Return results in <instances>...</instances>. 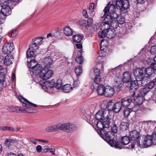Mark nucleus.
Masks as SVG:
<instances>
[{"label":"nucleus","instance_id":"obj_1","mask_svg":"<svg viewBox=\"0 0 156 156\" xmlns=\"http://www.w3.org/2000/svg\"><path fill=\"white\" fill-rule=\"evenodd\" d=\"M20 101L23 103L22 105L24 108L18 107L8 106L7 109L9 112H16L32 113L33 112V109L30 107L36 108L37 107L36 104L33 103L29 101L21 96H18Z\"/></svg>","mask_w":156,"mask_h":156},{"label":"nucleus","instance_id":"obj_2","mask_svg":"<svg viewBox=\"0 0 156 156\" xmlns=\"http://www.w3.org/2000/svg\"><path fill=\"white\" fill-rule=\"evenodd\" d=\"M115 6L113 3H108L106 6L105 7L104 10V14L101 18L105 17L104 23L105 24L111 23L110 21L113 18L115 19L117 17V14L116 13Z\"/></svg>","mask_w":156,"mask_h":156},{"label":"nucleus","instance_id":"obj_3","mask_svg":"<svg viewBox=\"0 0 156 156\" xmlns=\"http://www.w3.org/2000/svg\"><path fill=\"white\" fill-rule=\"evenodd\" d=\"M88 122L89 124H91L92 126H94L95 125L96 126L97 129L98 130V132L99 134L100 133L102 134L103 133H105V132L103 129L105 128H107L109 127L110 124V122L109 119H106L102 120H98L95 123V119H90Z\"/></svg>","mask_w":156,"mask_h":156},{"label":"nucleus","instance_id":"obj_4","mask_svg":"<svg viewBox=\"0 0 156 156\" xmlns=\"http://www.w3.org/2000/svg\"><path fill=\"white\" fill-rule=\"evenodd\" d=\"M94 73L95 77L94 79V83L93 84V87L96 88L97 87L96 85L99 84V85H97V91L98 94L101 95H104L106 87L103 84H99L101 80L99 69L97 68L94 69Z\"/></svg>","mask_w":156,"mask_h":156},{"label":"nucleus","instance_id":"obj_5","mask_svg":"<svg viewBox=\"0 0 156 156\" xmlns=\"http://www.w3.org/2000/svg\"><path fill=\"white\" fill-rule=\"evenodd\" d=\"M39 39L37 38L34 41V43L29 46L28 49L26 52V56L27 58L31 57H35L38 51L39 46Z\"/></svg>","mask_w":156,"mask_h":156},{"label":"nucleus","instance_id":"obj_6","mask_svg":"<svg viewBox=\"0 0 156 156\" xmlns=\"http://www.w3.org/2000/svg\"><path fill=\"white\" fill-rule=\"evenodd\" d=\"M55 85V80H51L50 81L40 80V88L41 87L44 91L50 93L51 90Z\"/></svg>","mask_w":156,"mask_h":156},{"label":"nucleus","instance_id":"obj_7","mask_svg":"<svg viewBox=\"0 0 156 156\" xmlns=\"http://www.w3.org/2000/svg\"><path fill=\"white\" fill-rule=\"evenodd\" d=\"M111 147H115L116 140L114 139L115 135L111 131H107L106 133L99 134Z\"/></svg>","mask_w":156,"mask_h":156},{"label":"nucleus","instance_id":"obj_8","mask_svg":"<svg viewBox=\"0 0 156 156\" xmlns=\"http://www.w3.org/2000/svg\"><path fill=\"white\" fill-rule=\"evenodd\" d=\"M145 68L142 67L141 68H137L134 69L133 71V74L135 76L136 79L139 80L138 81H142V82L144 80H147V76H146V74H145Z\"/></svg>","mask_w":156,"mask_h":156},{"label":"nucleus","instance_id":"obj_9","mask_svg":"<svg viewBox=\"0 0 156 156\" xmlns=\"http://www.w3.org/2000/svg\"><path fill=\"white\" fill-rule=\"evenodd\" d=\"M49 68L44 67V69L41 68L40 65V77L42 78V80H47L50 78L53 74L52 70H48Z\"/></svg>","mask_w":156,"mask_h":156},{"label":"nucleus","instance_id":"obj_10","mask_svg":"<svg viewBox=\"0 0 156 156\" xmlns=\"http://www.w3.org/2000/svg\"><path fill=\"white\" fill-rule=\"evenodd\" d=\"M115 19H113L112 18L110 20L111 23L106 24L109 25V26H111L112 27L115 28L118 26V23L120 24H122L125 22V18L121 15L118 16L117 14V17Z\"/></svg>","mask_w":156,"mask_h":156},{"label":"nucleus","instance_id":"obj_11","mask_svg":"<svg viewBox=\"0 0 156 156\" xmlns=\"http://www.w3.org/2000/svg\"><path fill=\"white\" fill-rule=\"evenodd\" d=\"M115 6L118 9L123 11L129 7V2L127 0H116Z\"/></svg>","mask_w":156,"mask_h":156},{"label":"nucleus","instance_id":"obj_12","mask_svg":"<svg viewBox=\"0 0 156 156\" xmlns=\"http://www.w3.org/2000/svg\"><path fill=\"white\" fill-rule=\"evenodd\" d=\"M129 142L130 139L128 136H125L122 137L121 139L116 140L115 147L119 149H121L122 148L123 145L128 144Z\"/></svg>","mask_w":156,"mask_h":156},{"label":"nucleus","instance_id":"obj_13","mask_svg":"<svg viewBox=\"0 0 156 156\" xmlns=\"http://www.w3.org/2000/svg\"><path fill=\"white\" fill-rule=\"evenodd\" d=\"M76 126L73 124L66 123L61 125V130L67 133H71L76 129Z\"/></svg>","mask_w":156,"mask_h":156},{"label":"nucleus","instance_id":"obj_14","mask_svg":"<svg viewBox=\"0 0 156 156\" xmlns=\"http://www.w3.org/2000/svg\"><path fill=\"white\" fill-rule=\"evenodd\" d=\"M154 134H153L152 135H147L143 142V144L145 147H147L150 146L152 144H156V143L154 141L155 140Z\"/></svg>","mask_w":156,"mask_h":156},{"label":"nucleus","instance_id":"obj_15","mask_svg":"<svg viewBox=\"0 0 156 156\" xmlns=\"http://www.w3.org/2000/svg\"><path fill=\"white\" fill-rule=\"evenodd\" d=\"M109 112L106 110H99L96 113L95 118L98 120H102L106 119H109Z\"/></svg>","mask_w":156,"mask_h":156},{"label":"nucleus","instance_id":"obj_16","mask_svg":"<svg viewBox=\"0 0 156 156\" xmlns=\"http://www.w3.org/2000/svg\"><path fill=\"white\" fill-rule=\"evenodd\" d=\"M13 44L12 42L5 44L2 48L3 52L5 54L11 53L13 50L14 48Z\"/></svg>","mask_w":156,"mask_h":156},{"label":"nucleus","instance_id":"obj_17","mask_svg":"<svg viewBox=\"0 0 156 156\" xmlns=\"http://www.w3.org/2000/svg\"><path fill=\"white\" fill-rule=\"evenodd\" d=\"M59 130H61V125L59 124L48 126L46 129V131L48 132L58 131Z\"/></svg>","mask_w":156,"mask_h":156},{"label":"nucleus","instance_id":"obj_18","mask_svg":"<svg viewBox=\"0 0 156 156\" xmlns=\"http://www.w3.org/2000/svg\"><path fill=\"white\" fill-rule=\"evenodd\" d=\"M17 142L15 138L9 137L6 138L5 141V143L9 149L12 148Z\"/></svg>","mask_w":156,"mask_h":156},{"label":"nucleus","instance_id":"obj_19","mask_svg":"<svg viewBox=\"0 0 156 156\" xmlns=\"http://www.w3.org/2000/svg\"><path fill=\"white\" fill-rule=\"evenodd\" d=\"M5 79V73L3 71L0 72V91L6 86Z\"/></svg>","mask_w":156,"mask_h":156},{"label":"nucleus","instance_id":"obj_20","mask_svg":"<svg viewBox=\"0 0 156 156\" xmlns=\"http://www.w3.org/2000/svg\"><path fill=\"white\" fill-rule=\"evenodd\" d=\"M106 31V37L109 38H113L116 35V31L114 29L109 28L105 29Z\"/></svg>","mask_w":156,"mask_h":156},{"label":"nucleus","instance_id":"obj_21","mask_svg":"<svg viewBox=\"0 0 156 156\" xmlns=\"http://www.w3.org/2000/svg\"><path fill=\"white\" fill-rule=\"evenodd\" d=\"M114 93V89L110 86H106L104 95L106 97H111Z\"/></svg>","mask_w":156,"mask_h":156},{"label":"nucleus","instance_id":"obj_22","mask_svg":"<svg viewBox=\"0 0 156 156\" xmlns=\"http://www.w3.org/2000/svg\"><path fill=\"white\" fill-rule=\"evenodd\" d=\"M131 75L129 72H126L124 73L122 78V82L124 83H129L131 80Z\"/></svg>","mask_w":156,"mask_h":156},{"label":"nucleus","instance_id":"obj_23","mask_svg":"<svg viewBox=\"0 0 156 156\" xmlns=\"http://www.w3.org/2000/svg\"><path fill=\"white\" fill-rule=\"evenodd\" d=\"M126 86L129 87L131 90H136L137 89L139 86L137 80L130 81L129 83L127 84Z\"/></svg>","mask_w":156,"mask_h":156},{"label":"nucleus","instance_id":"obj_24","mask_svg":"<svg viewBox=\"0 0 156 156\" xmlns=\"http://www.w3.org/2000/svg\"><path fill=\"white\" fill-rule=\"evenodd\" d=\"M130 98H125L122 99L121 102H120L122 108H126L130 104V103L132 102L133 99Z\"/></svg>","mask_w":156,"mask_h":156},{"label":"nucleus","instance_id":"obj_25","mask_svg":"<svg viewBox=\"0 0 156 156\" xmlns=\"http://www.w3.org/2000/svg\"><path fill=\"white\" fill-rule=\"evenodd\" d=\"M32 69H33L32 71L33 77L36 82L38 83L39 82V66H37V67L34 68Z\"/></svg>","mask_w":156,"mask_h":156},{"label":"nucleus","instance_id":"obj_26","mask_svg":"<svg viewBox=\"0 0 156 156\" xmlns=\"http://www.w3.org/2000/svg\"><path fill=\"white\" fill-rule=\"evenodd\" d=\"M14 61V58L11 55H7L5 58L4 64L7 66L11 64Z\"/></svg>","mask_w":156,"mask_h":156},{"label":"nucleus","instance_id":"obj_27","mask_svg":"<svg viewBox=\"0 0 156 156\" xmlns=\"http://www.w3.org/2000/svg\"><path fill=\"white\" fill-rule=\"evenodd\" d=\"M28 66L29 68L33 69L34 68L37 67V66H39V65L38 64L37 61H36L35 59H33L29 62H28Z\"/></svg>","mask_w":156,"mask_h":156},{"label":"nucleus","instance_id":"obj_28","mask_svg":"<svg viewBox=\"0 0 156 156\" xmlns=\"http://www.w3.org/2000/svg\"><path fill=\"white\" fill-rule=\"evenodd\" d=\"M83 37V35L82 34H75L73 36V40L75 42L80 43Z\"/></svg>","mask_w":156,"mask_h":156},{"label":"nucleus","instance_id":"obj_29","mask_svg":"<svg viewBox=\"0 0 156 156\" xmlns=\"http://www.w3.org/2000/svg\"><path fill=\"white\" fill-rule=\"evenodd\" d=\"M44 62L45 65L44 67L49 68L52 63V61L49 56H48L44 59Z\"/></svg>","mask_w":156,"mask_h":156},{"label":"nucleus","instance_id":"obj_30","mask_svg":"<svg viewBox=\"0 0 156 156\" xmlns=\"http://www.w3.org/2000/svg\"><path fill=\"white\" fill-rule=\"evenodd\" d=\"M139 132L136 130H133L130 132L129 135L131 140L133 141L136 140V138L139 137Z\"/></svg>","mask_w":156,"mask_h":156},{"label":"nucleus","instance_id":"obj_31","mask_svg":"<svg viewBox=\"0 0 156 156\" xmlns=\"http://www.w3.org/2000/svg\"><path fill=\"white\" fill-rule=\"evenodd\" d=\"M11 9L10 6H7L4 8H2V9L1 12L6 17L7 16L9 15L11 13Z\"/></svg>","mask_w":156,"mask_h":156},{"label":"nucleus","instance_id":"obj_32","mask_svg":"<svg viewBox=\"0 0 156 156\" xmlns=\"http://www.w3.org/2000/svg\"><path fill=\"white\" fill-rule=\"evenodd\" d=\"M149 91V88L147 87L141 88L139 90L138 95L143 97Z\"/></svg>","mask_w":156,"mask_h":156},{"label":"nucleus","instance_id":"obj_33","mask_svg":"<svg viewBox=\"0 0 156 156\" xmlns=\"http://www.w3.org/2000/svg\"><path fill=\"white\" fill-rule=\"evenodd\" d=\"M83 51L81 49L79 51L80 54H78L76 58V61L79 64H81L83 62V57L82 56V54Z\"/></svg>","mask_w":156,"mask_h":156},{"label":"nucleus","instance_id":"obj_34","mask_svg":"<svg viewBox=\"0 0 156 156\" xmlns=\"http://www.w3.org/2000/svg\"><path fill=\"white\" fill-rule=\"evenodd\" d=\"M129 126V124L128 122H122L120 123V128L122 131H124L128 129Z\"/></svg>","mask_w":156,"mask_h":156},{"label":"nucleus","instance_id":"obj_35","mask_svg":"<svg viewBox=\"0 0 156 156\" xmlns=\"http://www.w3.org/2000/svg\"><path fill=\"white\" fill-rule=\"evenodd\" d=\"M122 108L120 102L115 103L113 111L116 113L118 112Z\"/></svg>","mask_w":156,"mask_h":156},{"label":"nucleus","instance_id":"obj_36","mask_svg":"<svg viewBox=\"0 0 156 156\" xmlns=\"http://www.w3.org/2000/svg\"><path fill=\"white\" fill-rule=\"evenodd\" d=\"M64 34L67 36H71L73 34V31L69 27H66L64 30Z\"/></svg>","mask_w":156,"mask_h":156},{"label":"nucleus","instance_id":"obj_37","mask_svg":"<svg viewBox=\"0 0 156 156\" xmlns=\"http://www.w3.org/2000/svg\"><path fill=\"white\" fill-rule=\"evenodd\" d=\"M144 71L146 76L147 75L148 76H150L154 73V70L150 66L147 67L146 69L145 68Z\"/></svg>","mask_w":156,"mask_h":156},{"label":"nucleus","instance_id":"obj_38","mask_svg":"<svg viewBox=\"0 0 156 156\" xmlns=\"http://www.w3.org/2000/svg\"><path fill=\"white\" fill-rule=\"evenodd\" d=\"M72 87L70 84H67L64 85L62 87V90L66 93L69 92L72 90Z\"/></svg>","mask_w":156,"mask_h":156},{"label":"nucleus","instance_id":"obj_39","mask_svg":"<svg viewBox=\"0 0 156 156\" xmlns=\"http://www.w3.org/2000/svg\"><path fill=\"white\" fill-rule=\"evenodd\" d=\"M144 98L143 97L138 95V96L135 97L133 99V101L134 102L138 104H140L143 102Z\"/></svg>","mask_w":156,"mask_h":156},{"label":"nucleus","instance_id":"obj_40","mask_svg":"<svg viewBox=\"0 0 156 156\" xmlns=\"http://www.w3.org/2000/svg\"><path fill=\"white\" fill-rule=\"evenodd\" d=\"M115 104V102L113 101H110L107 103V108L108 110L110 111H113Z\"/></svg>","mask_w":156,"mask_h":156},{"label":"nucleus","instance_id":"obj_41","mask_svg":"<svg viewBox=\"0 0 156 156\" xmlns=\"http://www.w3.org/2000/svg\"><path fill=\"white\" fill-rule=\"evenodd\" d=\"M74 71L77 76H80L82 73L81 67L80 66H76L74 69Z\"/></svg>","mask_w":156,"mask_h":156},{"label":"nucleus","instance_id":"obj_42","mask_svg":"<svg viewBox=\"0 0 156 156\" xmlns=\"http://www.w3.org/2000/svg\"><path fill=\"white\" fill-rule=\"evenodd\" d=\"M156 85V77L153 80L150 81L148 83L147 87L149 88V90L154 87Z\"/></svg>","mask_w":156,"mask_h":156},{"label":"nucleus","instance_id":"obj_43","mask_svg":"<svg viewBox=\"0 0 156 156\" xmlns=\"http://www.w3.org/2000/svg\"><path fill=\"white\" fill-rule=\"evenodd\" d=\"M9 0H1L0 4L2 8H5V7L9 6Z\"/></svg>","mask_w":156,"mask_h":156},{"label":"nucleus","instance_id":"obj_44","mask_svg":"<svg viewBox=\"0 0 156 156\" xmlns=\"http://www.w3.org/2000/svg\"><path fill=\"white\" fill-rule=\"evenodd\" d=\"M63 83L61 79H58L56 83H55V87L57 89H62V87Z\"/></svg>","mask_w":156,"mask_h":156},{"label":"nucleus","instance_id":"obj_45","mask_svg":"<svg viewBox=\"0 0 156 156\" xmlns=\"http://www.w3.org/2000/svg\"><path fill=\"white\" fill-rule=\"evenodd\" d=\"M111 132L114 134L115 133H116L117 132L118 129L117 127L114 122H113L112 123L111 126Z\"/></svg>","mask_w":156,"mask_h":156},{"label":"nucleus","instance_id":"obj_46","mask_svg":"<svg viewBox=\"0 0 156 156\" xmlns=\"http://www.w3.org/2000/svg\"><path fill=\"white\" fill-rule=\"evenodd\" d=\"M122 81L121 79L118 78V79L115 81V86L117 87H122Z\"/></svg>","mask_w":156,"mask_h":156},{"label":"nucleus","instance_id":"obj_47","mask_svg":"<svg viewBox=\"0 0 156 156\" xmlns=\"http://www.w3.org/2000/svg\"><path fill=\"white\" fill-rule=\"evenodd\" d=\"M131 109H129L128 108H126L124 109L123 111V114L125 117H127L130 113L132 111Z\"/></svg>","mask_w":156,"mask_h":156},{"label":"nucleus","instance_id":"obj_48","mask_svg":"<svg viewBox=\"0 0 156 156\" xmlns=\"http://www.w3.org/2000/svg\"><path fill=\"white\" fill-rule=\"evenodd\" d=\"M106 31H105V29L99 32L98 34V37L101 38H104L106 37Z\"/></svg>","mask_w":156,"mask_h":156},{"label":"nucleus","instance_id":"obj_49","mask_svg":"<svg viewBox=\"0 0 156 156\" xmlns=\"http://www.w3.org/2000/svg\"><path fill=\"white\" fill-rule=\"evenodd\" d=\"M86 22V20H81L78 21V23L81 26L85 27L86 28H87Z\"/></svg>","mask_w":156,"mask_h":156},{"label":"nucleus","instance_id":"obj_50","mask_svg":"<svg viewBox=\"0 0 156 156\" xmlns=\"http://www.w3.org/2000/svg\"><path fill=\"white\" fill-rule=\"evenodd\" d=\"M49 148L48 146H44L42 148L41 146L40 145V152L42 151V149L43 150V152H47L48 151V149H49Z\"/></svg>","mask_w":156,"mask_h":156},{"label":"nucleus","instance_id":"obj_51","mask_svg":"<svg viewBox=\"0 0 156 156\" xmlns=\"http://www.w3.org/2000/svg\"><path fill=\"white\" fill-rule=\"evenodd\" d=\"M5 19V17L0 12V24L4 22Z\"/></svg>","mask_w":156,"mask_h":156},{"label":"nucleus","instance_id":"obj_52","mask_svg":"<svg viewBox=\"0 0 156 156\" xmlns=\"http://www.w3.org/2000/svg\"><path fill=\"white\" fill-rule=\"evenodd\" d=\"M94 3H92L90 5V6L89 8V13L90 14H91L93 13L94 10Z\"/></svg>","mask_w":156,"mask_h":156},{"label":"nucleus","instance_id":"obj_53","mask_svg":"<svg viewBox=\"0 0 156 156\" xmlns=\"http://www.w3.org/2000/svg\"><path fill=\"white\" fill-rule=\"evenodd\" d=\"M93 23V20L91 18H88L87 19V21L86 25L87 26V27H88L91 26L92 23Z\"/></svg>","mask_w":156,"mask_h":156},{"label":"nucleus","instance_id":"obj_54","mask_svg":"<svg viewBox=\"0 0 156 156\" xmlns=\"http://www.w3.org/2000/svg\"><path fill=\"white\" fill-rule=\"evenodd\" d=\"M150 52L152 54H154L156 53V46L154 45L152 46L150 50Z\"/></svg>","mask_w":156,"mask_h":156},{"label":"nucleus","instance_id":"obj_55","mask_svg":"<svg viewBox=\"0 0 156 156\" xmlns=\"http://www.w3.org/2000/svg\"><path fill=\"white\" fill-rule=\"evenodd\" d=\"M18 32L17 29L13 30L12 31L11 36L12 37H15L18 34Z\"/></svg>","mask_w":156,"mask_h":156},{"label":"nucleus","instance_id":"obj_56","mask_svg":"<svg viewBox=\"0 0 156 156\" xmlns=\"http://www.w3.org/2000/svg\"><path fill=\"white\" fill-rule=\"evenodd\" d=\"M107 103L105 101H102L101 103V108L103 109L107 108Z\"/></svg>","mask_w":156,"mask_h":156},{"label":"nucleus","instance_id":"obj_57","mask_svg":"<svg viewBox=\"0 0 156 156\" xmlns=\"http://www.w3.org/2000/svg\"><path fill=\"white\" fill-rule=\"evenodd\" d=\"M99 26L98 23H97L96 24H94L93 25V28L94 31H97L98 29H99Z\"/></svg>","mask_w":156,"mask_h":156},{"label":"nucleus","instance_id":"obj_58","mask_svg":"<svg viewBox=\"0 0 156 156\" xmlns=\"http://www.w3.org/2000/svg\"><path fill=\"white\" fill-rule=\"evenodd\" d=\"M5 58L2 55H0V65H3L4 64V61Z\"/></svg>","mask_w":156,"mask_h":156},{"label":"nucleus","instance_id":"obj_59","mask_svg":"<svg viewBox=\"0 0 156 156\" xmlns=\"http://www.w3.org/2000/svg\"><path fill=\"white\" fill-rule=\"evenodd\" d=\"M80 83V81L78 80L74 81L73 85V87H78Z\"/></svg>","mask_w":156,"mask_h":156},{"label":"nucleus","instance_id":"obj_60","mask_svg":"<svg viewBox=\"0 0 156 156\" xmlns=\"http://www.w3.org/2000/svg\"><path fill=\"white\" fill-rule=\"evenodd\" d=\"M30 140L31 142H32L34 144L36 145L37 144V142H39V140H36L33 138L30 139Z\"/></svg>","mask_w":156,"mask_h":156},{"label":"nucleus","instance_id":"obj_61","mask_svg":"<svg viewBox=\"0 0 156 156\" xmlns=\"http://www.w3.org/2000/svg\"><path fill=\"white\" fill-rule=\"evenodd\" d=\"M141 136L139 137H139L136 138V140L137 144L139 145H140L142 143L143 144L142 140H141V141L140 140L141 139Z\"/></svg>","mask_w":156,"mask_h":156},{"label":"nucleus","instance_id":"obj_62","mask_svg":"<svg viewBox=\"0 0 156 156\" xmlns=\"http://www.w3.org/2000/svg\"><path fill=\"white\" fill-rule=\"evenodd\" d=\"M150 66L152 68V69L154 70H156V63L153 62L150 65Z\"/></svg>","mask_w":156,"mask_h":156},{"label":"nucleus","instance_id":"obj_63","mask_svg":"<svg viewBox=\"0 0 156 156\" xmlns=\"http://www.w3.org/2000/svg\"><path fill=\"white\" fill-rule=\"evenodd\" d=\"M8 126H2L0 127V130H1L5 131L8 130Z\"/></svg>","mask_w":156,"mask_h":156},{"label":"nucleus","instance_id":"obj_64","mask_svg":"<svg viewBox=\"0 0 156 156\" xmlns=\"http://www.w3.org/2000/svg\"><path fill=\"white\" fill-rule=\"evenodd\" d=\"M83 15V16H84L86 18L88 17V15L87 12L86 10L85 9H83L82 12Z\"/></svg>","mask_w":156,"mask_h":156}]
</instances>
